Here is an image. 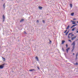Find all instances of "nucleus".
<instances>
[{
    "label": "nucleus",
    "instance_id": "24",
    "mask_svg": "<svg viewBox=\"0 0 78 78\" xmlns=\"http://www.w3.org/2000/svg\"><path fill=\"white\" fill-rule=\"evenodd\" d=\"M71 22H75V21H72V20H71Z\"/></svg>",
    "mask_w": 78,
    "mask_h": 78
},
{
    "label": "nucleus",
    "instance_id": "13",
    "mask_svg": "<svg viewBox=\"0 0 78 78\" xmlns=\"http://www.w3.org/2000/svg\"><path fill=\"white\" fill-rule=\"evenodd\" d=\"M2 58L3 59L2 60L3 61H6V59L5 58L2 57Z\"/></svg>",
    "mask_w": 78,
    "mask_h": 78
},
{
    "label": "nucleus",
    "instance_id": "36",
    "mask_svg": "<svg viewBox=\"0 0 78 78\" xmlns=\"http://www.w3.org/2000/svg\"><path fill=\"white\" fill-rule=\"evenodd\" d=\"M77 24H75L74 25H75V26H76V25H77Z\"/></svg>",
    "mask_w": 78,
    "mask_h": 78
},
{
    "label": "nucleus",
    "instance_id": "31",
    "mask_svg": "<svg viewBox=\"0 0 78 78\" xmlns=\"http://www.w3.org/2000/svg\"><path fill=\"white\" fill-rule=\"evenodd\" d=\"M68 41L69 42H72V41L70 40H69Z\"/></svg>",
    "mask_w": 78,
    "mask_h": 78
},
{
    "label": "nucleus",
    "instance_id": "20",
    "mask_svg": "<svg viewBox=\"0 0 78 78\" xmlns=\"http://www.w3.org/2000/svg\"><path fill=\"white\" fill-rule=\"evenodd\" d=\"M74 65H78V63L77 62H76V63H74Z\"/></svg>",
    "mask_w": 78,
    "mask_h": 78
},
{
    "label": "nucleus",
    "instance_id": "29",
    "mask_svg": "<svg viewBox=\"0 0 78 78\" xmlns=\"http://www.w3.org/2000/svg\"><path fill=\"white\" fill-rule=\"evenodd\" d=\"M37 68L38 70H39L40 69V68H39V67H37Z\"/></svg>",
    "mask_w": 78,
    "mask_h": 78
},
{
    "label": "nucleus",
    "instance_id": "37",
    "mask_svg": "<svg viewBox=\"0 0 78 78\" xmlns=\"http://www.w3.org/2000/svg\"><path fill=\"white\" fill-rule=\"evenodd\" d=\"M66 33L68 34V33H69V31H68Z\"/></svg>",
    "mask_w": 78,
    "mask_h": 78
},
{
    "label": "nucleus",
    "instance_id": "25",
    "mask_svg": "<svg viewBox=\"0 0 78 78\" xmlns=\"http://www.w3.org/2000/svg\"><path fill=\"white\" fill-rule=\"evenodd\" d=\"M24 33H25V34H27V32H26V31H24Z\"/></svg>",
    "mask_w": 78,
    "mask_h": 78
},
{
    "label": "nucleus",
    "instance_id": "27",
    "mask_svg": "<svg viewBox=\"0 0 78 78\" xmlns=\"http://www.w3.org/2000/svg\"><path fill=\"white\" fill-rule=\"evenodd\" d=\"M49 44H50V43H51V40H49Z\"/></svg>",
    "mask_w": 78,
    "mask_h": 78
},
{
    "label": "nucleus",
    "instance_id": "32",
    "mask_svg": "<svg viewBox=\"0 0 78 78\" xmlns=\"http://www.w3.org/2000/svg\"><path fill=\"white\" fill-rule=\"evenodd\" d=\"M37 23H39V20H37Z\"/></svg>",
    "mask_w": 78,
    "mask_h": 78
},
{
    "label": "nucleus",
    "instance_id": "40",
    "mask_svg": "<svg viewBox=\"0 0 78 78\" xmlns=\"http://www.w3.org/2000/svg\"><path fill=\"white\" fill-rule=\"evenodd\" d=\"M65 31H66V32H67V30H65Z\"/></svg>",
    "mask_w": 78,
    "mask_h": 78
},
{
    "label": "nucleus",
    "instance_id": "10",
    "mask_svg": "<svg viewBox=\"0 0 78 78\" xmlns=\"http://www.w3.org/2000/svg\"><path fill=\"white\" fill-rule=\"evenodd\" d=\"M4 67V66H3L2 65L0 66V69H3Z\"/></svg>",
    "mask_w": 78,
    "mask_h": 78
},
{
    "label": "nucleus",
    "instance_id": "47",
    "mask_svg": "<svg viewBox=\"0 0 78 78\" xmlns=\"http://www.w3.org/2000/svg\"><path fill=\"white\" fill-rule=\"evenodd\" d=\"M47 15H48V14H47Z\"/></svg>",
    "mask_w": 78,
    "mask_h": 78
},
{
    "label": "nucleus",
    "instance_id": "5",
    "mask_svg": "<svg viewBox=\"0 0 78 78\" xmlns=\"http://www.w3.org/2000/svg\"><path fill=\"white\" fill-rule=\"evenodd\" d=\"M76 37H77V36H76L74 37H73L71 38V40L72 41H73V40L74 39H75V38H76Z\"/></svg>",
    "mask_w": 78,
    "mask_h": 78
},
{
    "label": "nucleus",
    "instance_id": "19",
    "mask_svg": "<svg viewBox=\"0 0 78 78\" xmlns=\"http://www.w3.org/2000/svg\"><path fill=\"white\" fill-rule=\"evenodd\" d=\"M75 27V25H73V26L71 27V28H73V27Z\"/></svg>",
    "mask_w": 78,
    "mask_h": 78
},
{
    "label": "nucleus",
    "instance_id": "38",
    "mask_svg": "<svg viewBox=\"0 0 78 78\" xmlns=\"http://www.w3.org/2000/svg\"><path fill=\"white\" fill-rule=\"evenodd\" d=\"M73 55H75V53H73Z\"/></svg>",
    "mask_w": 78,
    "mask_h": 78
},
{
    "label": "nucleus",
    "instance_id": "26",
    "mask_svg": "<svg viewBox=\"0 0 78 78\" xmlns=\"http://www.w3.org/2000/svg\"><path fill=\"white\" fill-rule=\"evenodd\" d=\"M66 47L67 48L68 45H67V44H66Z\"/></svg>",
    "mask_w": 78,
    "mask_h": 78
},
{
    "label": "nucleus",
    "instance_id": "33",
    "mask_svg": "<svg viewBox=\"0 0 78 78\" xmlns=\"http://www.w3.org/2000/svg\"><path fill=\"white\" fill-rule=\"evenodd\" d=\"M74 50V49H73L71 51H72V52Z\"/></svg>",
    "mask_w": 78,
    "mask_h": 78
},
{
    "label": "nucleus",
    "instance_id": "21",
    "mask_svg": "<svg viewBox=\"0 0 78 78\" xmlns=\"http://www.w3.org/2000/svg\"><path fill=\"white\" fill-rule=\"evenodd\" d=\"M72 23L74 25L75 24H76V23L75 22H73Z\"/></svg>",
    "mask_w": 78,
    "mask_h": 78
},
{
    "label": "nucleus",
    "instance_id": "16",
    "mask_svg": "<svg viewBox=\"0 0 78 78\" xmlns=\"http://www.w3.org/2000/svg\"><path fill=\"white\" fill-rule=\"evenodd\" d=\"M71 16H73L74 15V13L73 12L72 13H71Z\"/></svg>",
    "mask_w": 78,
    "mask_h": 78
},
{
    "label": "nucleus",
    "instance_id": "45",
    "mask_svg": "<svg viewBox=\"0 0 78 78\" xmlns=\"http://www.w3.org/2000/svg\"><path fill=\"white\" fill-rule=\"evenodd\" d=\"M1 48V46H0V48Z\"/></svg>",
    "mask_w": 78,
    "mask_h": 78
},
{
    "label": "nucleus",
    "instance_id": "17",
    "mask_svg": "<svg viewBox=\"0 0 78 78\" xmlns=\"http://www.w3.org/2000/svg\"><path fill=\"white\" fill-rule=\"evenodd\" d=\"M70 8H72V4H70Z\"/></svg>",
    "mask_w": 78,
    "mask_h": 78
},
{
    "label": "nucleus",
    "instance_id": "28",
    "mask_svg": "<svg viewBox=\"0 0 78 78\" xmlns=\"http://www.w3.org/2000/svg\"><path fill=\"white\" fill-rule=\"evenodd\" d=\"M73 20H76V19H75H75L73 18Z\"/></svg>",
    "mask_w": 78,
    "mask_h": 78
},
{
    "label": "nucleus",
    "instance_id": "1",
    "mask_svg": "<svg viewBox=\"0 0 78 78\" xmlns=\"http://www.w3.org/2000/svg\"><path fill=\"white\" fill-rule=\"evenodd\" d=\"M72 33H71L69 34L68 36V37L69 39L70 38H71L72 37H73V36H75V35L72 34Z\"/></svg>",
    "mask_w": 78,
    "mask_h": 78
},
{
    "label": "nucleus",
    "instance_id": "46",
    "mask_svg": "<svg viewBox=\"0 0 78 78\" xmlns=\"http://www.w3.org/2000/svg\"><path fill=\"white\" fill-rule=\"evenodd\" d=\"M62 49H64V48H62Z\"/></svg>",
    "mask_w": 78,
    "mask_h": 78
},
{
    "label": "nucleus",
    "instance_id": "34",
    "mask_svg": "<svg viewBox=\"0 0 78 78\" xmlns=\"http://www.w3.org/2000/svg\"><path fill=\"white\" fill-rule=\"evenodd\" d=\"M66 31H65V32H64V33H66Z\"/></svg>",
    "mask_w": 78,
    "mask_h": 78
},
{
    "label": "nucleus",
    "instance_id": "39",
    "mask_svg": "<svg viewBox=\"0 0 78 78\" xmlns=\"http://www.w3.org/2000/svg\"><path fill=\"white\" fill-rule=\"evenodd\" d=\"M30 17H31V16H30V17H29V19H30Z\"/></svg>",
    "mask_w": 78,
    "mask_h": 78
},
{
    "label": "nucleus",
    "instance_id": "9",
    "mask_svg": "<svg viewBox=\"0 0 78 78\" xmlns=\"http://www.w3.org/2000/svg\"><path fill=\"white\" fill-rule=\"evenodd\" d=\"M38 8L39 9H41V10L42 9V7H41V6H39L38 7Z\"/></svg>",
    "mask_w": 78,
    "mask_h": 78
},
{
    "label": "nucleus",
    "instance_id": "8",
    "mask_svg": "<svg viewBox=\"0 0 78 78\" xmlns=\"http://www.w3.org/2000/svg\"><path fill=\"white\" fill-rule=\"evenodd\" d=\"M35 59H36L37 61H39V58H38V57H37V56H36L35 57Z\"/></svg>",
    "mask_w": 78,
    "mask_h": 78
},
{
    "label": "nucleus",
    "instance_id": "15",
    "mask_svg": "<svg viewBox=\"0 0 78 78\" xmlns=\"http://www.w3.org/2000/svg\"><path fill=\"white\" fill-rule=\"evenodd\" d=\"M69 27H70V25H68L67 27L66 28V30L69 29Z\"/></svg>",
    "mask_w": 78,
    "mask_h": 78
},
{
    "label": "nucleus",
    "instance_id": "42",
    "mask_svg": "<svg viewBox=\"0 0 78 78\" xmlns=\"http://www.w3.org/2000/svg\"><path fill=\"white\" fill-rule=\"evenodd\" d=\"M68 31H69H69H70V30H68Z\"/></svg>",
    "mask_w": 78,
    "mask_h": 78
},
{
    "label": "nucleus",
    "instance_id": "7",
    "mask_svg": "<svg viewBox=\"0 0 78 78\" xmlns=\"http://www.w3.org/2000/svg\"><path fill=\"white\" fill-rule=\"evenodd\" d=\"M23 21H24V19H22L21 20H20V22L21 23V22H23Z\"/></svg>",
    "mask_w": 78,
    "mask_h": 78
},
{
    "label": "nucleus",
    "instance_id": "43",
    "mask_svg": "<svg viewBox=\"0 0 78 78\" xmlns=\"http://www.w3.org/2000/svg\"><path fill=\"white\" fill-rule=\"evenodd\" d=\"M65 55H66V53H65Z\"/></svg>",
    "mask_w": 78,
    "mask_h": 78
},
{
    "label": "nucleus",
    "instance_id": "35",
    "mask_svg": "<svg viewBox=\"0 0 78 78\" xmlns=\"http://www.w3.org/2000/svg\"><path fill=\"white\" fill-rule=\"evenodd\" d=\"M67 49H70V47H69L68 48H67Z\"/></svg>",
    "mask_w": 78,
    "mask_h": 78
},
{
    "label": "nucleus",
    "instance_id": "41",
    "mask_svg": "<svg viewBox=\"0 0 78 78\" xmlns=\"http://www.w3.org/2000/svg\"><path fill=\"white\" fill-rule=\"evenodd\" d=\"M76 33H78V31H77V32H76Z\"/></svg>",
    "mask_w": 78,
    "mask_h": 78
},
{
    "label": "nucleus",
    "instance_id": "48",
    "mask_svg": "<svg viewBox=\"0 0 78 78\" xmlns=\"http://www.w3.org/2000/svg\"><path fill=\"white\" fill-rule=\"evenodd\" d=\"M3 0H2V1H3Z\"/></svg>",
    "mask_w": 78,
    "mask_h": 78
},
{
    "label": "nucleus",
    "instance_id": "11",
    "mask_svg": "<svg viewBox=\"0 0 78 78\" xmlns=\"http://www.w3.org/2000/svg\"><path fill=\"white\" fill-rule=\"evenodd\" d=\"M65 41L64 40H62V43L61 44H64V42H65Z\"/></svg>",
    "mask_w": 78,
    "mask_h": 78
},
{
    "label": "nucleus",
    "instance_id": "12",
    "mask_svg": "<svg viewBox=\"0 0 78 78\" xmlns=\"http://www.w3.org/2000/svg\"><path fill=\"white\" fill-rule=\"evenodd\" d=\"M78 53H77L76 55V60L77 59V56H78Z\"/></svg>",
    "mask_w": 78,
    "mask_h": 78
},
{
    "label": "nucleus",
    "instance_id": "6",
    "mask_svg": "<svg viewBox=\"0 0 78 78\" xmlns=\"http://www.w3.org/2000/svg\"><path fill=\"white\" fill-rule=\"evenodd\" d=\"M30 72H33V71H35V69H31L29 70Z\"/></svg>",
    "mask_w": 78,
    "mask_h": 78
},
{
    "label": "nucleus",
    "instance_id": "23",
    "mask_svg": "<svg viewBox=\"0 0 78 78\" xmlns=\"http://www.w3.org/2000/svg\"><path fill=\"white\" fill-rule=\"evenodd\" d=\"M5 64H6L4 63V64H3L2 66H5Z\"/></svg>",
    "mask_w": 78,
    "mask_h": 78
},
{
    "label": "nucleus",
    "instance_id": "3",
    "mask_svg": "<svg viewBox=\"0 0 78 78\" xmlns=\"http://www.w3.org/2000/svg\"><path fill=\"white\" fill-rule=\"evenodd\" d=\"M72 45H73V46L72 47L73 49H74L75 45V41L73 42V43H72Z\"/></svg>",
    "mask_w": 78,
    "mask_h": 78
},
{
    "label": "nucleus",
    "instance_id": "14",
    "mask_svg": "<svg viewBox=\"0 0 78 78\" xmlns=\"http://www.w3.org/2000/svg\"><path fill=\"white\" fill-rule=\"evenodd\" d=\"M3 6L4 8H5V3H4Z\"/></svg>",
    "mask_w": 78,
    "mask_h": 78
},
{
    "label": "nucleus",
    "instance_id": "2",
    "mask_svg": "<svg viewBox=\"0 0 78 78\" xmlns=\"http://www.w3.org/2000/svg\"><path fill=\"white\" fill-rule=\"evenodd\" d=\"M69 49H62V50L63 51H64V52H66H66L67 53H68V51H69Z\"/></svg>",
    "mask_w": 78,
    "mask_h": 78
},
{
    "label": "nucleus",
    "instance_id": "30",
    "mask_svg": "<svg viewBox=\"0 0 78 78\" xmlns=\"http://www.w3.org/2000/svg\"><path fill=\"white\" fill-rule=\"evenodd\" d=\"M68 34L66 32V36H67V34Z\"/></svg>",
    "mask_w": 78,
    "mask_h": 78
},
{
    "label": "nucleus",
    "instance_id": "44",
    "mask_svg": "<svg viewBox=\"0 0 78 78\" xmlns=\"http://www.w3.org/2000/svg\"><path fill=\"white\" fill-rule=\"evenodd\" d=\"M77 23H78V21H77Z\"/></svg>",
    "mask_w": 78,
    "mask_h": 78
},
{
    "label": "nucleus",
    "instance_id": "18",
    "mask_svg": "<svg viewBox=\"0 0 78 78\" xmlns=\"http://www.w3.org/2000/svg\"><path fill=\"white\" fill-rule=\"evenodd\" d=\"M76 27H75L73 28L72 29V31H74V30H75V29H76Z\"/></svg>",
    "mask_w": 78,
    "mask_h": 78
},
{
    "label": "nucleus",
    "instance_id": "22",
    "mask_svg": "<svg viewBox=\"0 0 78 78\" xmlns=\"http://www.w3.org/2000/svg\"><path fill=\"white\" fill-rule=\"evenodd\" d=\"M42 22H43L44 23H45V20H42Z\"/></svg>",
    "mask_w": 78,
    "mask_h": 78
},
{
    "label": "nucleus",
    "instance_id": "4",
    "mask_svg": "<svg viewBox=\"0 0 78 78\" xmlns=\"http://www.w3.org/2000/svg\"><path fill=\"white\" fill-rule=\"evenodd\" d=\"M2 22H5V15H2Z\"/></svg>",
    "mask_w": 78,
    "mask_h": 78
}]
</instances>
